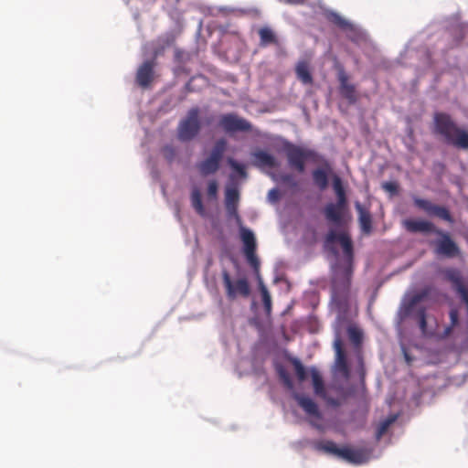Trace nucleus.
Returning <instances> with one entry per match:
<instances>
[{
	"instance_id": "obj_26",
	"label": "nucleus",
	"mask_w": 468,
	"mask_h": 468,
	"mask_svg": "<svg viewBox=\"0 0 468 468\" xmlns=\"http://www.w3.org/2000/svg\"><path fill=\"white\" fill-rule=\"evenodd\" d=\"M314 449L328 454H333L341 458V452L343 448L337 447V445L332 441H321L314 444Z\"/></svg>"
},
{
	"instance_id": "obj_1",
	"label": "nucleus",
	"mask_w": 468,
	"mask_h": 468,
	"mask_svg": "<svg viewBox=\"0 0 468 468\" xmlns=\"http://www.w3.org/2000/svg\"><path fill=\"white\" fill-rule=\"evenodd\" d=\"M338 241L343 249L346 259L338 261L332 271L331 303L340 315L347 313L351 296V279L353 274V243L345 233H337L331 229L325 236V246Z\"/></svg>"
},
{
	"instance_id": "obj_2",
	"label": "nucleus",
	"mask_w": 468,
	"mask_h": 468,
	"mask_svg": "<svg viewBox=\"0 0 468 468\" xmlns=\"http://www.w3.org/2000/svg\"><path fill=\"white\" fill-rule=\"evenodd\" d=\"M404 229L410 233H432L438 239L430 240L429 245L433 249V252L438 256L452 259L460 254V248L452 239L451 234L435 226V224L426 219L408 218L403 220Z\"/></svg>"
},
{
	"instance_id": "obj_7",
	"label": "nucleus",
	"mask_w": 468,
	"mask_h": 468,
	"mask_svg": "<svg viewBox=\"0 0 468 468\" xmlns=\"http://www.w3.org/2000/svg\"><path fill=\"white\" fill-rule=\"evenodd\" d=\"M430 293L431 289L424 288L414 293L405 304V314L412 315L418 321L420 329L423 334H425L427 329L426 308L423 306L415 308L420 302L427 299Z\"/></svg>"
},
{
	"instance_id": "obj_25",
	"label": "nucleus",
	"mask_w": 468,
	"mask_h": 468,
	"mask_svg": "<svg viewBox=\"0 0 468 468\" xmlns=\"http://www.w3.org/2000/svg\"><path fill=\"white\" fill-rule=\"evenodd\" d=\"M445 278L452 282L454 291L458 293L460 290L465 289L467 286L463 283L462 275L459 271L449 269L445 271Z\"/></svg>"
},
{
	"instance_id": "obj_8",
	"label": "nucleus",
	"mask_w": 468,
	"mask_h": 468,
	"mask_svg": "<svg viewBox=\"0 0 468 468\" xmlns=\"http://www.w3.org/2000/svg\"><path fill=\"white\" fill-rule=\"evenodd\" d=\"M239 235L243 243V251L246 260L253 269L257 281L260 282L261 276L260 273V261L256 255L257 243L254 233L245 227H240Z\"/></svg>"
},
{
	"instance_id": "obj_17",
	"label": "nucleus",
	"mask_w": 468,
	"mask_h": 468,
	"mask_svg": "<svg viewBox=\"0 0 468 468\" xmlns=\"http://www.w3.org/2000/svg\"><path fill=\"white\" fill-rule=\"evenodd\" d=\"M293 399L308 416L314 417L317 420L322 418L317 404L312 399L298 393L293 394Z\"/></svg>"
},
{
	"instance_id": "obj_11",
	"label": "nucleus",
	"mask_w": 468,
	"mask_h": 468,
	"mask_svg": "<svg viewBox=\"0 0 468 468\" xmlns=\"http://www.w3.org/2000/svg\"><path fill=\"white\" fill-rule=\"evenodd\" d=\"M411 198L414 207L424 211L427 215L436 217L450 224L454 223V218L446 207L434 204L431 201L421 198L416 195H412Z\"/></svg>"
},
{
	"instance_id": "obj_29",
	"label": "nucleus",
	"mask_w": 468,
	"mask_h": 468,
	"mask_svg": "<svg viewBox=\"0 0 468 468\" xmlns=\"http://www.w3.org/2000/svg\"><path fill=\"white\" fill-rule=\"evenodd\" d=\"M191 203L196 212L204 217L206 215L205 207L202 202V197L198 189H194L191 193Z\"/></svg>"
},
{
	"instance_id": "obj_40",
	"label": "nucleus",
	"mask_w": 468,
	"mask_h": 468,
	"mask_svg": "<svg viewBox=\"0 0 468 468\" xmlns=\"http://www.w3.org/2000/svg\"><path fill=\"white\" fill-rule=\"evenodd\" d=\"M382 188L391 194H397L399 186L396 182H385L382 185Z\"/></svg>"
},
{
	"instance_id": "obj_6",
	"label": "nucleus",
	"mask_w": 468,
	"mask_h": 468,
	"mask_svg": "<svg viewBox=\"0 0 468 468\" xmlns=\"http://www.w3.org/2000/svg\"><path fill=\"white\" fill-rule=\"evenodd\" d=\"M199 112L198 107H193L187 112L186 116L180 121L177 127V136L180 141H191L199 133L201 129Z\"/></svg>"
},
{
	"instance_id": "obj_20",
	"label": "nucleus",
	"mask_w": 468,
	"mask_h": 468,
	"mask_svg": "<svg viewBox=\"0 0 468 468\" xmlns=\"http://www.w3.org/2000/svg\"><path fill=\"white\" fill-rule=\"evenodd\" d=\"M258 35L260 37V47L266 48L268 46L280 47L281 41L275 31L270 27H262L259 28Z\"/></svg>"
},
{
	"instance_id": "obj_18",
	"label": "nucleus",
	"mask_w": 468,
	"mask_h": 468,
	"mask_svg": "<svg viewBox=\"0 0 468 468\" xmlns=\"http://www.w3.org/2000/svg\"><path fill=\"white\" fill-rule=\"evenodd\" d=\"M347 211L336 207L334 203H328L324 208V215L326 220L335 226L345 224V216Z\"/></svg>"
},
{
	"instance_id": "obj_23",
	"label": "nucleus",
	"mask_w": 468,
	"mask_h": 468,
	"mask_svg": "<svg viewBox=\"0 0 468 468\" xmlns=\"http://www.w3.org/2000/svg\"><path fill=\"white\" fill-rule=\"evenodd\" d=\"M295 74L297 79L303 85H312L314 82L313 75L310 71L309 63L305 60H300L295 66Z\"/></svg>"
},
{
	"instance_id": "obj_14",
	"label": "nucleus",
	"mask_w": 468,
	"mask_h": 468,
	"mask_svg": "<svg viewBox=\"0 0 468 468\" xmlns=\"http://www.w3.org/2000/svg\"><path fill=\"white\" fill-rule=\"evenodd\" d=\"M311 375L314 394L320 397L321 399H324L327 402V404L333 407L340 406V401L338 399L327 396L324 380L320 373L315 368H313L311 370Z\"/></svg>"
},
{
	"instance_id": "obj_24",
	"label": "nucleus",
	"mask_w": 468,
	"mask_h": 468,
	"mask_svg": "<svg viewBox=\"0 0 468 468\" xmlns=\"http://www.w3.org/2000/svg\"><path fill=\"white\" fill-rule=\"evenodd\" d=\"M255 165L259 167L274 168L278 166V163L273 155L271 154L259 150L253 153Z\"/></svg>"
},
{
	"instance_id": "obj_37",
	"label": "nucleus",
	"mask_w": 468,
	"mask_h": 468,
	"mask_svg": "<svg viewBox=\"0 0 468 468\" xmlns=\"http://www.w3.org/2000/svg\"><path fill=\"white\" fill-rule=\"evenodd\" d=\"M218 186L216 180H211L207 185V196L210 198H216L218 196Z\"/></svg>"
},
{
	"instance_id": "obj_4",
	"label": "nucleus",
	"mask_w": 468,
	"mask_h": 468,
	"mask_svg": "<svg viewBox=\"0 0 468 468\" xmlns=\"http://www.w3.org/2000/svg\"><path fill=\"white\" fill-rule=\"evenodd\" d=\"M433 132L457 148L468 149V131L458 127L452 116L446 112L433 115Z\"/></svg>"
},
{
	"instance_id": "obj_16",
	"label": "nucleus",
	"mask_w": 468,
	"mask_h": 468,
	"mask_svg": "<svg viewBox=\"0 0 468 468\" xmlns=\"http://www.w3.org/2000/svg\"><path fill=\"white\" fill-rule=\"evenodd\" d=\"M154 60L144 61L137 69L136 82L142 88H147L154 80Z\"/></svg>"
},
{
	"instance_id": "obj_41",
	"label": "nucleus",
	"mask_w": 468,
	"mask_h": 468,
	"mask_svg": "<svg viewBox=\"0 0 468 468\" xmlns=\"http://www.w3.org/2000/svg\"><path fill=\"white\" fill-rule=\"evenodd\" d=\"M229 163L230 165V166L236 171L238 172L241 176H246V171H245V168L242 165L237 163L236 161H234L233 159H229Z\"/></svg>"
},
{
	"instance_id": "obj_12",
	"label": "nucleus",
	"mask_w": 468,
	"mask_h": 468,
	"mask_svg": "<svg viewBox=\"0 0 468 468\" xmlns=\"http://www.w3.org/2000/svg\"><path fill=\"white\" fill-rule=\"evenodd\" d=\"M219 125L227 133L250 132L251 124L244 118L234 113H227L220 117Z\"/></svg>"
},
{
	"instance_id": "obj_22",
	"label": "nucleus",
	"mask_w": 468,
	"mask_h": 468,
	"mask_svg": "<svg viewBox=\"0 0 468 468\" xmlns=\"http://www.w3.org/2000/svg\"><path fill=\"white\" fill-rule=\"evenodd\" d=\"M322 163H324L325 168H316L312 172V177L314 185L320 189L324 190L328 186V173L330 166L328 163L324 159Z\"/></svg>"
},
{
	"instance_id": "obj_9",
	"label": "nucleus",
	"mask_w": 468,
	"mask_h": 468,
	"mask_svg": "<svg viewBox=\"0 0 468 468\" xmlns=\"http://www.w3.org/2000/svg\"><path fill=\"white\" fill-rule=\"evenodd\" d=\"M226 149V139L220 138L215 143L209 156L197 164L198 171L203 176L215 174L219 169Z\"/></svg>"
},
{
	"instance_id": "obj_3",
	"label": "nucleus",
	"mask_w": 468,
	"mask_h": 468,
	"mask_svg": "<svg viewBox=\"0 0 468 468\" xmlns=\"http://www.w3.org/2000/svg\"><path fill=\"white\" fill-rule=\"evenodd\" d=\"M433 132L457 148L468 149V131L458 127L452 116L446 112L433 115Z\"/></svg>"
},
{
	"instance_id": "obj_43",
	"label": "nucleus",
	"mask_w": 468,
	"mask_h": 468,
	"mask_svg": "<svg viewBox=\"0 0 468 468\" xmlns=\"http://www.w3.org/2000/svg\"><path fill=\"white\" fill-rule=\"evenodd\" d=\"M268 197L271 201L276 202L280 198V193L276 188H272L269 191Z\"/></svg>"
},
{
	"instance_id": "obj_44",
	"label": "nucleus",
	"mask_w": 468,
	"mask_h": 468,
	"mask_svg": "<svg viewBox=\"0 0 468 468\" xmlns=\"http://www.w3.org/2000/svg\"><path fill=\"white\" fill-rule=\"evenodd\" d=\"M336 362L339 366V367L345 371V372H347V363H346V354L343 353V359H340V358H337L336 357Z\"/></svg>"
},
{
	"instance_id": "obj_28",
	"label": "nucleus",
	"mask_w": 468,
	"mask_h": 468,
	"mask_svg": "<svg viewBox=\"0 0 468 468\" xmlns=\"http://www.w3.org/2000/svg\"><path fill=\"white\" fill-rule=\"evenodd\" d=\"M397 419L398 415H390L386 420L379 423L376 431V440L378 441H380V439L388 431L389 427L397 420Z\"/></svg>"
},
{
	"instance_id": "obj_45",
	"label": "nucleus",
	"mask_w": 468,
	"mask_h": 468,
	"mask_svg": "<svg viewBox=\"0 0 468 468\" xmlns=\"http://www.w3.org/2000/svg\"><path fill=\"white\" fill-rule=\"evenodd\" d=\"M281 180L285 184H292V176L289 174L282 175L281 176Z\"/></svg>"
},
{
	"instance_id": "obj_33",
	"label": "nucleus",
	"mask_w": 468,
	"mask_h": 468,
	"mask_svg": "<svg viewBox=\"0 0 468 468\" xmlns=\"http://www.w3.org/2000/svg\"><path fill=\"white\" fill-rule=\"evenodd\" d=\"M292 363L294 367L295 374H296L298 380L301 382L304 381L307 378V373H306V370H305V367H303V365L297 358H293L292 360Z\"/></svg>"
},
{
	"instance_id": "obj_21",
	"label": "nucleus",
	"mask_w": 468,
	"mask_h": 468,
	"mask_svg": "<svg viewBox=\"0 0 468 468\" xmlns=\"http://www.w3.org/2000/svg\"><path fill=\"white\" fill-rule=\"evenodd\" d=\"M355 207L358 213V221L362 232L365 234H370L372 231V218L370 212L359 202H356Z\"/></svg>"
},
{
	"instance_id": "obj_39",
	"label": "nucleus",
	"mask_w": 468,
	"mask_h": 468,
	"mask_svg": "<svg viewBox=\"0 0 468 468\" xmlns=\"http://www.w3.org/2000/svg\"><path fill=\"white\" fill-rule=\"evenodd\" d=\"M336 207L343 208L344 210L347 211V197L346 194L343 196H337L336 197V202L334 203Z\"/></svg>"
},
{
	"instance_id": "obj_32",
	"label": "nucleus",
	"mask_w": 468,
	"mask_h": 468,
	"mask_svg": "<svg viewBox=\"0 0 468 468\" xmlns=\"http://www.w3.org/2000/svg\"><path fill=\"white\" fill-rule=\"evenodd\" d=\"M347 334L349 340L355 345V346H360L363 339L362 332L355 327V326H349L347 329Z\"/></svg>"
},
{
	"instance_id": "obj_5",
	"label": "nucleus",
	"mask_w": 468,
	"mask_h": 468,
	"mask_svg": "<svg viewBox=\"0 0 468 468\" xmlns=\"http://www.w3.org/2000/svg\"><path fill=\"white\" fill-rule=\"evenodd\" d=\"M283 151L289 166L300 174L304 172L307 161L315 164L324 161V157L315 150L304 148L288 141L283 144Z\"/></svg>"
},
{
	"instance_id": "obj_15",
	"label": "nucleus",
	"mask_w": 468,
	"mask_h": 468,
	"mask_svg": "<svg viewBox=\"0 0 468 468\" xmlns=\"http://www.w3.org/2000/svg\"><path fill=\"white\" fill-rule=\"evenodd\" d=\"M339 81V91L341 95L350 103H355L357 100L355 85L348 82V75L343 68L339 69L337 73Z\"/></svg>"
},
{
	"instance_id": "obj_36",
	"label": "nucleus",
	"mask_w": 468,
	"mask_h": 468,
	"mask_svg": "<svg viewBox=\"0 0 468 468\" xmlns=\"http://www.w3.org/2000/svg\"><path fill=\"white\" fill-rule=\"evenodd\" d=\"M162 153L164 157L169 163H172L176 156V151L172 145H165V147H163Z\"/></svg>"
},
{
	"instance_id": "obj_27",
	"label": "nucleus",
	"mask_w": 468,
	"mask_h": 468,
	"mask_svg": "<svg viewBox=\"0 0 468 468\" xmlns=\"http://www.w3.org/2000/svg\"><path fill=\"white\" fill-rule=\"evenodd\" d=\"M258 286H259V291L261 295V300H262L265 314H266V315L270 316L271 314V306H272L271 296L267 287L265 286L262 279H260V282H258Z\"/></svg>"
},
{
	"instance_id": "obj_13",
	"label": "nucleus",
	"mask_w": 468,
	"mask_h": 468,
	"mask_svg": "<svg viewBox=\"0 0 468 468\" xmlns=\"http://www.w3.org/2000/svg\"><path fill=\"white\" fill-rule=\"evenodd\" d=\"M239 202V192L237 187H227L225 191V207L229 218H234L236 223L241 226V218L238 207Z\"/></svg>"
},
{
	"instance_id": "obj_42",
	"label": "nucleus",
	"mask_w": 468,
	"mask_h": 468,
	"mask_svg": "<svg viewBox=\"0 0 468 468\" xmlns=\"http://www.w3.org/2000/svg\"><path fill=\"white\" fill-rule=\"evenodd\" d=\"M457 294L460 296L462 302L465 304L468 315V287H466L463 290H460V292H458Z\"/></svg>"
},
{
	"instance_id": "obj_38",
	"label": "nucleus",
	"mask_w": 468,
	"mask_h": 468,
	"mask_svg": "<svg viewBox=\"0 0 468 468\" xmlns=\"http://www.w3.org/2000/svg\"><path fill=\"white\" fill-rule=\"evenodd\" d=\"M334 347L335 350L336 357L343 359V353H345L343 348V342L340 338H336L334 342Z\"/></svg>"
},
{
	"instance_id": "obj_46",
	"label": "nucleus",
	"mask_w": 468,
	"mask_h": 468,
	"mask_svg": "<svg viewBox=\"0 0 468 468\" xmlns=\"http://www.w3.org/2000/svg\"><path fill=\"white\" fill-rule=\"evenodd\" d=\"M405 358H406L408 363H410L411 359H410V356L407 353H405Z\"/></svg>"
},
{
	"instance_id": "obj_10",
	"label": "nucleus",
	"mask_w": 468,
	"mask_h": 468,
	"mask_svg": "<svg viewBox=\"0 0 468 468\" xmlns=\"http://www.w3.org/2000/svg\"><path fill=\"white\" fill-rule=\"evenodd\" d=\"M222 281L228 299L234 300L238 296L248 298L250 294V287L247 278H239L235 282L231 280L227 270L222 271Z\"/></svg>"
},
{
	"instance_id": "obj_19",
	"label": "nucleus",
	"mask_w": 468,
	"mask_h": 468,
	"mask_svg": "<svg viewBox=\"0 0 468 468\" xmlns=\"http://www.w3.org/2000/svg\"><path fill=\"white\" fill-rule=\"evenodd\" d=\"M341 458L351 463L361 464L367 461L368 453L367 451L362 449L357 450L349 447H344L341 452Z\"/></svg>"
},
{
	"instance_id": "obj_30",
	"label": "nucleus",
	"mask_w": 468,
	"mask_h": 468,
	"mask_svg": "<svg viewBox=\"0 0 468 468\" xmlns=\"http://www.w3.org/2000/svg\"><path fill=\"white\" fill-rule=\"evenodd\" d=\"M450 324L444 328L441 337H448L455 326L459 324V312L456 308H452L449 312Z\"/></svg>"
},
{
	"instance_id": "obj_34",
	"label": "nucleus",
	"mask_w": 468,
	"mask_h": 468,
	"mask_svg": "<svg viewBox=\"0 0 468 468\" xmlns=\"http://www.w3.org/2000/svg\"><path fill=\"white\" fill-rule=\"evenodd\" d=\"M329 20L342 29H348L351 27V24L336 13H332L329 16Z\"/></svg>"
},
{
	"instance_id": "obj_35",
	"label": "nucleus",
	"mask_w": 468,
	"mask_h": 468,
	"mask_svg": "<svg viewBox=\"0 0 468 468\" xmlns=\"http://www.w3.org/2000/svg\"><path fill=\"white\" fill-rule=\"evenodd\" d=\"M333 189L336 197L346 195V190L342 180L338 176H335L333 178Z\"/></svg>"
},
{
	"instance_id": "obj_31",
	"label": "nucleus",
	"mask_w": 468,
	"mask_h": 468,
	"mask_svg": "<svg viewBox=\"0 0 468 468\" xmlns=\"http://www.w3.org/2000/svg\"><path fill=\"white\" fill-rule=\"evenodd\" d=\"M277 373L280 380L288 390L294 388L293 381L289 372L282 366L277 368Z\"/></svg>"
}]
</instances>
